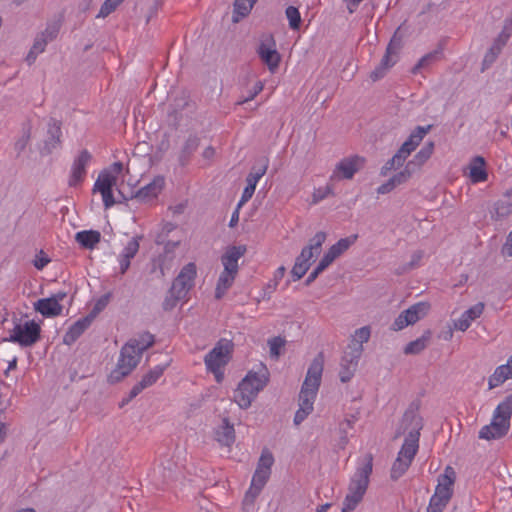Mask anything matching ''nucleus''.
I'll use <instances>...</instances> for the list:
<instances>
[{"label":"nucleus","instance_id":"1","mask_svg":"<svg viewBox=\"0 0 512 512\" xmlns=\"http://www.w3.org/2000/svg\"><path fill=\"white\" fill-rule=\"evenodd\" d=\"M422 428L423 420L417 409L409 408L404 413L400 428L395 434V438H397L407 432L404 443L391 467L390 478L393 481L402 477L410 467L419 448V437Z\"/></svg>","mask_w":512,"mask_h":512},{"label":"nucleus","instance_id":"2","mask_svg":"<svg viewBox=\"0 0 512 512\" xmlns=\"http://www.w3.org/2000/svg\"><path fill=\"white\" fill-rule=\"evenodd\" d=\"M154 342V335L149 332H143L137 339H130L121 348L118 363L116 368L111 371L108 381L114 384L129 375L138 365L142 353L150 348Z\"/></svg>","mask_w":512,"mask_h":512},{"label":"nucleus","instance_id":"3","mask_svg":"<svg viewBox=\"0 0 512 512\" xmlns=\"http://www.w3.org/2000/svg\"><path fill=\"white\" fill-rule=\"evenodd\" d=\"M269 381V372L262 366L259 372L249 371L234 391L233 400L241 409H247Z\"/></svg>","mask_w":512,"mask_h":512},{"label":"nucleus","instance_id":"4","mask_svg":"<svg viewBox=\"0 0 512 512\" xmlns=\"http://www.w3.org/2000/svg\"><path fill=\"white\" fill-rule=\"evenodd\" d=\"M372 461V455L368 454L365 464L359 467L352 477L349 484V492L343 502L342 512L353 511L362 500L369 484V477L372 473Z\"/></svg>","mask_w":512,"mask_h":512},{"label":"nucleus","instance_id":"5","mask_svg":"<svg viewBox=\"0 0 512 512\" xmlns=\"http://www.w3.org/2000/svg\"><path fill=\"white\" fill-rule=\"evenodd\" d=\"M512 416V395L507 396L496 407L490 424L479 431V438L485 440L500 439L507 435Z\"/></svg>","mask_w":512,"mask_h":512},{"label":"nucleus","instance_id":"6","mask_svg":"<svg viewBox=\"0 0 512 512\" xmlns=\"http://www.w3.org/2000/svg\"><path fill=\"white\" fill-rule=\"evenodd\" d=\"M324 359L322 353L310 364L299 394V408L313 411V403L321 383Z\"/></svg>","mask_w":512,"mask_h":512},{"label":"nucleus","instance_id":"7","mask_svg":"<svg viewBox=\"0 0 512 512\" xmlns=\"http://www.w3.org/2000/svg\"><path fill=\"white\" fill-rule=\"evenodd\" d=\"M246 247L231 246L228 247L225 254L222 256L221 261L224 266L223 272L217 282L215 297L220 299L225 292L232 286L235 277L238 273V260L245 254Z\"/></svg>","mask_w":512,"mask_h":512},{"label":"nucleus","instance_id":"8","mask_svg":"<svg viewBox=\"0 0 512 512\" xmlns=\"http://www.w3.org/2000/svg\"><path fill=\"white\" fill-rule=\"evenodd\" d=\"M326 233L317 232L310 240L308 245L303 247L299 256H297L295 264L291 270L294 281L301 279L310 268V260L319 255L321 247L326 240Z\"/></svg>","mask_w":512,"mask_h":512},{"label":"nucleus","instance_id":"9","mask_svg":"<svg viewBox=\"0 0 512 512\" xmlns=\"http://www.w3.org/2000/svg\"><path fill=\"white\" fill-rule=\"evenodd\" d=\"M231 352L232 343L227 340H220L204 358L207 370L214 374L218 383L223 379L221 369L229 362Z\"/></svg>","mask_w":512,"mask_h":512},{"label":"nucleus","instance_id":"10","mask_svg":"<svg viewBox=\"0 0 512 512\" xmlns=\"http://www.w3.org/2000/svg\"><path fill=\"white\" fill-rule=\"evenodd\" d=\"M41 328L34 320L25 323L15 322L14 328L6 341L18 343L23 347H30L40 339Z\"/></svg>","mask_w":512,"mask_h":512},{"label":"nucleus","instance_id":"11","mask_svg":"<svg viewBox=\"0 0 512 512\" xmlns=\"http://www.w3.org/2000/svg\"><path fill=\"white\" fill-rule=\"evenodd\" d=\"M398 28L392 36L380 64L371 72L370 78L377 81L382 78L386 71L392 67L397 61V55L402 48V36L399 34Z\"/></svg>","mask_w":512,"mask_h":512},{"label":"nucleus","instance_id":"12","mask_svg":"<svg viewBox=\"0 0 512 512\" xmlns=\"http://www.w3.org/2000/svg\"><path fill=\"white\" fill-rule=\"evenodd\" d=\"M430 309L427 302H418L408 309L402 311L394 320L391 329L393 331H400L409 325H413L420 319L425 317Z\"/></svg>","mask_w":512,"mask_h":512},{"label":"nucleus","instance_id":"13","mask_svg":"<svg viewBox=\"0 0 512 512\" xmlns=\"http://www.w3.org/2000/svg\"><path fill=\"white\" fill-rule=\"evenodd\" d=\"M257 54L261 61L267 65L270 72L274 73L280 64L281 55L276 49V42L272 35H266L261 40Z\"/></svg>","mask_w":512,"mask_h":512},{"label":"nucleus","instance_id":"14","mask_svg":"<svg viewBox=\"0 0 512 512\" xmlns=\"http://www.w3.org/2000/svg\"><path fill=\"white\" fill-rule=\"evenodd\" d=\"M366 163V159L359 155L343 158L335 167L331 179L343 180L352 179L355 173L361 170Z\"/></svg>","mask_w":512,"mask_h":512},{"label":"nucleus","instance_id":"15","mask_svg":"<svg viewBox=\"0 0 512 512\" xmlns=\"http://www.w3.org/2000/svg\"><path fill=\"white\" fill-rule=\"evenodd\" d=\"M349 351H346L341 360V369L339 372L340 380L346 383L353 377L358 361L363 352V346L354 344L348 346Z\"/></svg>","mask_w":512,"mask_h":512},{"label":"nucleus","instance_id":"16","mask_svg":"<svg viewBox=\"0 0 512 512\" xmlns=\"http://www.w3.org/2000/svg\"><path fill=\"white\" fill-rule=\"evenodd\" d=\"M189 278L184 275H177L174 279L171 288L169 289L164 301L163 309L166 311L172 310L180 300L186 298L188 292L191 290L185 284L182 283V279Z\"/></svg>","mask_w":512,"mask_h":512},{"label":"nucleus","instance_id":"17","mask_svg":"<svg viewBox=\"0 0 512 512\" xmlns=\"http://www.w3.org/2000/svg\"><path fill=\"white\" fill-rule=\"evenodd\" d=\"M456 479V473L454 469L447 466L443 474L438 476V484L435 489L433 497L443 499L444 501H450L453 495V486Z\"/></svg>","mask_w":512,"mask_h":512},{"label":"nucleus","instance_id":"18","mask_svg":"<svg viewBox=\"0 0 512 512\" xmlns=\"http://www.w3.org/2000/svg\"><path fill=\"white\" fill-rule=\"evenodd\" d=\"M268 168V160L264 159L263 162L259 166H254L251 172L248 174L246 181L247 186L245 187L241 200L238 203V207H241L244 203L249 201L256 189V185L261 177L266 173Z\"/></svg>","mask_w":512,"mask_h":512},{"label":"nucleus","instance_id":"19","mask_svg":"<svg viewBox=\"0 0 512 512\" xmlns=\"http://www.w3.org/2000/svg\"><path fill=\"white\" fill-rule=\"evenodd\" d=\"M91 158L92 156L87 150H82L75 158L71 167V174L68 181L69 186L75 187L84 180L86 176V166Z\"/></svg>","mask_w":512,"mask_h":512},{"label":"nucleus","instance_id":"20","mask_svg":"<svg viewBox=\"0 0 512 512\" xmlns=\"http://www.w3.org/2000/svg\"><path fill=\"white\" fill-rule=\"evenodd\" d=\"M164 186V178L156 177L151 183L140 188L132 197L140 203H146L156 198Z\"/></svg>","mask_w":512,"mask_h":512},{"label":"nucleus","instance_id":"21","mask_svg":"<svg viewBox=\"0 0 512 512\" xmlns=\"http://www.w3.org/2000/svg\"><path fill=\"white\" fill-rule=\"evenodd\" d=\"M269 478V473L262 469H256L252 478L251 486L245 495L244 502L253 504Z\"/></svg>","mask_w":512,"mask_h":512},{"label":"nucleus","instance_id":"22","mask_svg":"<svg viewBox=\"0 0 512 512\" xmlns=\"http://www.w3.org/2000/svg\"><path fill=\"white\" fill-rule=\"evenodd\" d=\"M61 122L51 118L48 122L47 137L45 139L43 151L47 154L61 144Z\"/></svg>","mask_w":512,"mask_h":512},{"label":"nucleus","instance_id":"23","mask_svg":"<svg viewBox=\"0 0 512 512\" xmlns=\"http://www.w3.org/2000/svg\"><path fill=\"white\" fill-rule=\"evenodd\" d=\"M431 125L426 127L417 126L409 138L401 145L399 151L408 158V156L417 148V146L421 143L425 135L430 131Z\"/></svg>","mask_w":512,"mask_h":512},{"label":"nucleus","instance_id":"24","mask_svg":"<svg viewBox=\"0 0 512 512\" xmlns=\"http://www.w3.org/2000/svg\"><path fill=\"white\" fill-rule=\"evenodd\" d=\"M92 321L93 315H87L86 317L77 320L65 333L63 343L66 345H72L91 325Z\"/></svg>","mask_w":512,"mask_h":512},{"label":"nucleus","instance_id":"25","mask_svg":"<svg viewBox=\"0 0 512 512\" xmlns=\"http://www.w3.org/2000/svg\"><path fill=\"white\" fill-rule=\"evenodd\" d=\"M35 311L44 317H56L62 313L63 307L54 298H42L34 303Z\"/></svg>","mask_w":512,"mask_h":512},{"label":"nucleus","instance_id":"26","mask_svg":"<svg viewBox=\"0 0 512 512\" xmlns=\"http://www.w3.org/2000/svg\"><path fill=\"white\" fill-rule=\"evenodd\" d=\"M484 311V304L479 302L466 310L462 316L454 322V328L460 331H466L471 324V321L480 317Z\"/></svg>","mask_w":512,"mask_h":512},{"label":"nucleus","instance_id":"27","mask_svg":"<svg viewBox=\"0 0 512 512\" xmlns=\"http://www.w3.org/2000/svg\"><path fill=\"white\" fill-rule=\"evenodd\" d=\"M485 160L481 156H476L472 159L469 165V177L472 183L484 182L488 178L485 170Z\"/></svg>","mask_w":512,"mask_h":512},{"label":"nucleus","instance_id":"28","mask_svg":"<svg viewBox=\"0 0 512 512\" xmlns=\"http://www.w3.org/2000/svg\"><path fill=\"white\" fill-rule=\"evenodd\" d=\"M512 378V364L508 359L507 364L497 367L494 373L489 377V389H493Z\"/></svg>","mask_w":512,"mask_h":512},{"label":"nucleus","instance_id":"29","mask_svg":"<svg viewBox=\"0 0 512 512\" xmlns=\"http://www.w3.org/2000/svg\"><path fill=\"white\" fill-rule=\"evenodd\" d=\"M494 210L492 217L496 220L509 217L512 214V194L507 191L504 198L495 203Z\"/></svg>","mask_w":512,"mask_h":512},{"label":"nucleus","instance_id":"30","mask_svg":"<svg viewBox=\"0 0 512 512\" xmlns=\"http://www.w3.org/2000/svg\"><path fill=\"white\" fill-rule=\"evenodd\" d=\"M431 336L432 332L430 330H426L421 337L409 342L405 346L404 353L406 355H416L421 353L428 346Z\"/></svg>","mask_w":512,"mask_h":512},{"label":"nucleus","instance_id":"31","mask_svg":"<svg viewBox=\"0 0 512 512\" xmlns=\"http://www.w3.org/2000/svg\"><path fill=\"white\" fill-rule=\"evenodd\" d=\"M117 178L111 172L103 170L100 172L95 184L93 191L96 192H107L112 191V187L116 184Z\"/></svg>","mask_w":512,"mask_h":512},{"label":"nucleus","instance_id":"32","mask_svg":"<svg viewBox=\"0 0 512 512\" xmlns=\"http://www.w3.org/2000/svg\"><path fill=\"white\" fill-rule=\"evenodd\" d=\"M216 440L225 446H230L235 441V430L227 419L223 420V425L216 431Z\"/></svg>","mask_w":512,"mask_h":512},{"label":"nucleus","instance_id":"33","mask_svg":"<svg viewBox=\"0 0 512 512\" xmlns=\"http://www.w3.org/2000/svg\"><path fill=\"white\" fill-rule=\"evenodd\" d=\"M101 234L98 231L89 230L76 233L75 240L84 248L92 249L100 242Z\"/></svg>","mask_w":512,"mask_h":512},{"label":"nucleus","instance_id":"34","mask_svg":"<svg viewBox=\"0 0 512 512\" xmlns=\"http://www.w3.org/2000/svg\"><path fill=\"white\" fill-rule=\"evenodd\" d=\"M199 142L200 141L197 136L191 135L187 138L179 154V162L182 166L188 163L192 154L199 147Z\"/></svg>","mask_w":512,"mask_h":512},{"label":"nucleus","instance_id":"35","mask_svg":"<svg viewBox=\"0 0 512 512\" xmlns=\"http://www.w3.org/2000/svg\"><path fill=\"white\" fill-rule=\"evenodd\" d=\"M505 45V43L501 42L497 38L494 39L492 46L488 49L483 58L482 71L488 69L496 61Z\"/></svg>","mask_w":512,"mask_h":512},{"label":"nucleus","instance_id":"36","mask_svg":"<svg viewBox=\"0 0 512 512\" xmlns=\"http://www.w3.org/2000/svg\"><path fill=\"white\" fill-rule=\"evenodd\" d=\"M434 151V143L428 142L426 143L421 150L414 156V158L408 163L413 164V170L420 168L433 154Z\"/></svg>","mask_w":512,"mask_h":512},{"label":"nucleus","instance_id":"37","mask_svg":"<svg viewBox=\"0 0 512 512\" xmlns=\"http://www.w3.org/2000/svg\"><path fill=\"white\" fill-rule=\"evenodd\" d=\"M47 44L48 42L43 37H41L40 34L36 36L33 46L31 47L26 57V62L28 63V65H32L35 62L37 56L45 51Z\"/></svg>","mask_w":512,"mask_h":512},{"label":"nucleus","instance_id":"38","mask_svg":"<svg viewBox=\"0 0 512 512\" xmlns=\"http://www.w3.org/2000/svg\"><path fill=\"white\" fill-rule=\"evenodd\" d=\"M167 365L164 366H156L153 369L149 370L145 375H143L142 379L140 380L141 384L144 386V388H148L152 386L156 381L162 376L165 368Z\"/></svg>","mask_w":512,"mask_h":512},{"label":"nucleus","instance_id":"39","mask_svg":"<svg viewBox=\"0 0 512 512\" xmlns=\"http://www.w3.org/2000/svg\"><path fill=\"white\" fill-rule=\"evenodd\" d=\"M357 235H351L346 238H341L337 243L333 244L330 248L334 251L337 257L341 256L345 251H347L351 245L355 243L357 240Z\"/></svg>","mask_w":512,"mask_h":512},{"label":"nucleus","instance_id":"40","mask_svg":"<svg viewBox=\"0 0 512 512\" xmlns=\"http://www.w3.org/2000/svg\"><path fill=\"white\" fill-rule=\"evenodd\" d=\"M188 276L189 278L182 279V283L185 284L189 289H192L195 283V278L197 274L196 265L194 263L186 264L180 271L178 275Z\"/></svg>","mask_w":512,"mask_h":512},{"label":"nucleus","instance_id":"41","mask_svg":"<svg viewBox=\"0 0 512 512\" xmlns=\"http://www.w3.org/2000/svg\"><path fill=\"white\" fill-rule=\"evenodd\" d=\"M256 2V0H235L234 14L241 18L246 17Z\"/></svg>","mask_w":512,"mask_h":512},{"label":"nucleus","instance_id":"42","mask_svg":"<svg viewBox=\"0 0 512 512\" xmlns=\"http://www.w3.org/2000/svg\"><path fill=\"white\" fill-rule=\"evenodd\" d=\"M415 171L413 170V164L407 163L405 168L399 173L393 175L390 180L397 187L401 184L406 183L412 176Z\"/></svg>","mask_w":512,"mask_h":512},{"label":"nucleus","instance_id":"43","mask_svg":"<svg viewBox=\"0 0 512 512\" xmlns=\"http://www.w3.org/2000/svg\"><path fill=\"white\" fill-rule=\"evenodd\" d=\"M273 463L274 457L272 453L268 449H263L256 469H262L263 471L271 474V467Z\"/></svg>","mask_w":512,"mask_h":512},{"label":"nucleus","instance_id":"44","mask_svg":"<svg viewBox=\"0 0 512 512\" xmlns=\"http://www.w3.org/2000/svg\"><path fill=\"white\" fill-rule=\"evenodd\" d=\"M286 17L289 21V26L292 30H298L301 25V16L299 10L294 6H288L285 11Z\"/></svg>","mask_w":512,"mask_h":512},{"label":"nucleus","instance_id":"45","mask_svg":"<svg viewBox=\"0 0 512 512\" xmlns=\"http://www.w3.org/2000/svg\"><path fill=\"white\" fill-rule=\"evenodd\" d=\"M371 335L370 327L364 326L357 329L353 335L351 343L349 345L360 344L363 346V343L368 342Z\"/></svg>","mask_w":512,"mask_h":512},{"label":"nucleus","instance_id":"46","mask_svg":"<svg viewBox=\"0 0 512 512\" xmlns=\"http://www.w3.org/2000/svg\"><path fill=\"white\" fill-rule=\"evenodd\" d=\"M285 339L281 337H274L268 340L270 348V356L274 359H278L280 356V350L285 346Z\"/></svg>","mask_w":512,"mask_h":512},{"label":"nucleus","instance_id":"47","mask_svg":"<svg viewBox=\"0 0 512 512\" xmlns=\"http://www.w3.org/2000/svg\"><path fill=\"white\" fill-rule=\"evenodd\" d=\"M140 238L141 237L132 238L125 246L124 251L121 256H123L129 260L134 258V256L137 254V252L139 250V239Z\"/></svg>","mask_w":512,"mask_h":512},{"label":"nucleus","instance_id":"48","mask_svg":"<svg viewBox=\"0 0 512 512\" xmlns=\"http://www.w3.org/2000/svg\"><path fill=\"white\" fill-rule=\"evenodd\" d=\"M121 0H105L97 15L98 18H105L112 13L120 4Z\"/></svg>","mask_w":512,"mask_h":512},{"label":"nucleus","instance_id":"49","mask_svg":"<svg viewBox=\"0 0 512 512\" xmlns=\"http://www.w3.org/2000/svg\"><path fill=\"white\" fill-rule=\"evenodd\" d=\"M438 52L434 51L424 55L418 63L413 67L412 73L416 74L421 68H424L434 62L437 58Z\"/></svg>","mask_w":512,"mask_h":512},{"label":"nucleus","instance_id":"50","mask_svg":"<svg viewBox=\"0 0 512 512\" xmlns=\"http://www.w3.org/2000/svg\"><path fill=\"white\" fill-rule=\"evenodd\" d=\"M60 25L58 23L48 24L44 31L39 33L47 42L53 41L59 33Z\"/></svg>","mask_w":512,"mask_h":512},{"label":"nucleus","instance_id":"51","mask_svg":"<svg viewBox=\"0 0 512 512\" xmlns=\"http://www.w3.org/2000/svg\"><path fill=\"white\" fill-rule=\"evenodd\" d=\"M448 503L449 501H444L443 499L432 496L427 507V512H442Z\"/></svg>","mask_w":512,"mask_h":512},{"label":"nucleus","instance_id":"52","mask_svg":"<svg viewBox=\"0 0 512 512\" xmlns=\"http://www.w3.org/2000/svg\"><path fill=\"white\" fill-rule=\"evenodd\" d=\"M263 83L261 81H257L252 89L249 91L248 95L237 102V104L242 105L252 99H254L262 90H263Z\"/></svg>","mask_w":512,"mask_h":512},{"label":"nucleus","instance_id":"53","mask_svg":"<svg viewBox=\"0 0 512 512\" xmlns=\"http://www.w3.org/2000/svg\"><path fill=\"white\" fill-rule=\"evenodd\" d=\"M512 35V19H506L504 21V26L500 34L497 36V39L501 42L507 44L508 39Z\"/></svg>","mask_w":512,"mask_h":512},{"label":"nucleus","instance_id":"54","mask_svg":"<svg viewBox=\"0 0 512 512\" xmlns=\"http://www.w3.org/2000/svg\"><path fill=\"white\" fill-rule=\"evenodd\" d=\"M423 256L424 252L422 250L415 251L411 256V261L403 267L402 272L416 268L422 260Z\"/></svg>","mask_w":512,"mask_h":512},{"label":"nucleus","instance_id":"55","mask_svg":"<svg viewBox=\"0 0 512 512\" xmlns=\"http://www.w3.org/2000/svg\"><path fill=\"white\" fill-rule=\"evenodd\" d=\"M109 300H110V293H107L105 295H103L100 299H98V301L95 303L92 311L90 312L89 315H93V319L95 318V316L100 313L106 306L107 304L109 303Z\"/></svg>","mask_w":512,"mask_h":512},{"label":"nucleus","instance_id":"56","mask_svg":"<svg viewBox=\"0 0 512 512\" xmlns=\"http://www.w3.org/2000/svg\"><path fill=\"white\" fill-rule=\"evenodd\" d=\"M332 194V188L330 186H326L323 188H318L313 192V203L316 204L323 199H325L328 195Z\"/></svg>","mask_w":512,"mask_h":512},{"label":"nucleus","instance_id":"57","mask_svg":"<svg viewBox=\"0 0 512 512\" xmlns=\"http://www.w3.org/2000/svg\"><path fill=\"white\" fill-rule=\"evenodd\" d=\"M49 262H50V258L45 254V252L43 250H41L39 252V254L36 255V258L33 261V264L36 269L42 270Z\"/></svg>","mask_w":512,"mask_h":512},{"label":"nucleus","instance_id":"58","mask_svg":"<svg viewBox=\"0 0 512 512\" xmlns=\"http://www.w3.org/2000/svg\"><path fill=\"white\" fill-rule=\"evenodd\" d=\"M162 7V0H154L153 3L150 5L148 9V15L146 22L148 23L151 18H153L159 11V9Z\"/></svg>","mask_w":512,"mask_h":512},{"label":"nucleus","instance_id":"59","mask_svg":"<svg viewBox=\"0 0 512 512\" xmlns=\"http://www.w3.org/2000/svg\"><path fill=\"white\" fill-rule=\"evenodd\" d=\"M501 253L504 256L512 257V231L508 234L506 242L502 246Z\"/></svg>","mask_w":512,"mask_h":512},{"label":"nucleus","instance_id":"60","mask_svg":"<svg viewBox=\"0 0 512 512\" xmlns=\"http://www.w3.org/2000/svg\"><path fill=\"white\" fill-rule=\"evenodd\" d=\"M144 386L139 381L137 384H135L132 389L130 390L129 397L126 400H123L122 405L126 402L130 401L131 399L135 398L138 394H140L144 390Z\"/></svg>","mask_w":512,"mask_h":512},{"label":"nucleus","instance_id":"61","mask_svg":"<svg viewBox=\"0 0 512 512\" xmlns=\"http://www.w3.org/2000/svg\"><path fill=\"white\" fill-rule=\"evenodd\" d=\"M101 195L106 209L112 207L116 203L112 191L102 192Z\"/></svg>","mask_w":512,"mask_h":512},{"label":"nucleus","instance_id":"62","mask_svg":"<svg viewBox=\"0 0 512 512\" xmlns=\"http://www.w3.org/2000/svg\"><path fill=\"white\" fill-rule=\"evenodd\" d=\"M406 159H407V157L405 156V154L401 153L399 150L391 158L392 162L394 163L395 169L403 166Z\"/></svg>","mask_w":512,"mask_h":512},{"label":"nucleus","instance_id":"63","mask_svg":"<svg viewBox=\"0 0 512 512\" xmlns=\"http://www.w3.org/2000/svg\"><path fill=\"white\" fill-rule=\"evenodd\" d=\"M406 159H407V157L405 156V154L401 153L399 150L391 158L392 162L394 163L395 169L403 166Z\"/></svg>","mask_w":512,"mask_h":512},{"label":"nucleus","instance_id":"64","mask_svg":"<svg viewBox=\"0 0 512 512\" xmlns=\"http://www.w3.org/2000/svg\"><path fill=\"white\" fill-rule=\"evenodd\" d=\"M396 186L393 184V182L389 179L387 182L380 185L377 189V192L379 194H387L391 192Z\"/></svg>","mask_w":512,"mask_h":512}]
</instances>
